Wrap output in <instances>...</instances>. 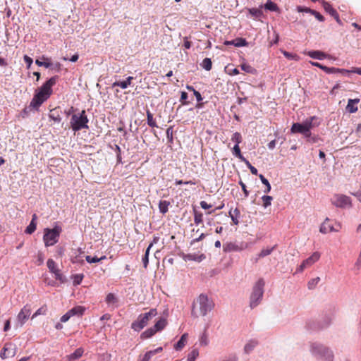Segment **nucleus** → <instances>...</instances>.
<instances>
[{"label": "nucleus", "instance_id": "nucleus-1", "mask_svg": "<svg viewBox=\"0 0 361 361\" xmlns=\"http://www.w3.org/2000/svg\"><path fill=\"white\" fill-rule=\"evenodd\" d=\"M58 76L51 77L37 91L30 106L37 109L52 94V87L56 83Z\"/></svg>", "mask_w": 361, "mask_h": 361}, {"label": "nucleus", "instance_id": "nucleus-2", "mask_svg": "<svg viewBox=\"0 0 361 361\" xmlns=\"http://www.w3.org/2000/svg\"><path fill=\"white\" fill-rule=\"evenodd\" d=\"M212 308V302L209 300V298L206 295L201 294L193 302L192 314L195 317L204 316L208 312H210Z\"/></svg>", "mask_w": 361, "mask_h": 361}, {"label": "nucleus", "instance_id": "nucleus-3", "mask_svg": "<svg viewBox=\"0 0 361 361\" xmlns=\"http://www.w3.org/2000/svg\"><path fill=\"white\" fill-rule=\"evenodd\" d=\"M158 312L156 308H152L148 312L140 314L136 320L131 324V328L135 331H140L144 329Z\"/></svg>", "mask_w": 361, "mask_h": 361}, {"label": "nucleus", "instance_id": "nucleus-4", "mask_svg": "<svg viewBox=\"0 0 361 361\" xmlns=\"http://www.w3.org/2000/svg\"><path fill=\"white\" fill-rule=\"evenodd\" d=\"M264 284L265 283L262 279H259L255 283L250 298V306L251 308L257 307L260 303L264 294Z\"/></svg>", "mask_w": 361, "mask_h": 361}, {"label": "nucleus", "instance_id": "nucleus-5", "mask_svg": "<svg viewBox=\"0 0 361 361\" xmlns=\"http://www.w3.org/2000/svg\"><path fill=\"white\" fill-rule=\"evenodd\" d=\"M88 121L89 120L86 115L85 111L82 110L80 113L74 114L72 115L70 124L72 130L74 132H77L82 129H87Z\"/></svg>", "mask_w": 361, "mask_h": 361}, {"label": "nucleus", "instance_id": "nucleus-6", "mask_svg": "<svg viewBox=\"0 0 361 361\" xmlns=\"http://www.w3.org/2000/svg\"><path fill=\"white\" fill-rule=\"evenodd\" d=\"M314 116L311 117L310 119L306 120L302 123H295L292 125L290 131L292 133H300L306 137H310L311 135L310 130L314 127L313 120Z\"/></svg>", "mask_w": 361, "mask_h": 361}, {"label": "nucleus", "instance_id": "nucleus-7", "mask_svg": "<svg viewBox=\"0 0 361 361\" xmlns=\"http://www.w3.org/2000/svg\"><path fill=\"white\" fill-rule=\"evenodd\" d=\"M61 228L56 226L54 228H45L44 231L43 240L46 247L54 245L59 240Z\"/></svg>", "mask_w": 361, "mask_h": 361}, {"label": "nucleus", "instance_id": "nucleus-8", "mask_svg": "<svg viewBox=\"0 0 361 361\" xmlns=\"http://www.w3.org/2000/svg\"><path fill=\"white\" fill-rule=\"evenodd\" d=\"M312 351L314 354L323 357L328 361H333L334 354L326 347L319 343H314L312 345Z\"/></svg>", "mask_w": 361, "mask_h": 361}, {"label": "nucleus", "instance_id": "nucleus-9", "mask_svg": "<svg viewBox=\"0 0 361 361\" xmlns=\"http://www.w3.org/2000/svg\"><path fill=\"white\" fill-rule=\"evenodd\" d=\"M331 203L336 207L343 208L351 207V200L348 196L343 194H336L331 199Z\"/></svg>", "mask_w": 361, "mask_h": 361}, {"label": "nucleus", "instance_id": "nucleus-10", "mask_svg": "<svg viewBox=\"0 0 361 361\" xmlns=\"http://www.w3.org/2000/svg\"><path fill=\"white\" fill-rule=\"evenodd\" d=\"M320 258V253L314 252L310 257L305 259L302 264L297 268V272H302L304 269L312 267Z\"/></svg>", "mask_w": 361, "mask_h": 361}, {"label": "nucleus", "instance_id": "nucleus-11", "mask_svg": "<svg viewBox=\"0 0 361 361\" xmlns=\"http://www.w3.org/2000/svg\"><path fill=\"white\" fill-rule=\"evenodd\" d=\"M30 314L31 306L27 304L21 309V310L20 311L17 316L18 325L20 327H22L23 325L25 323L26 320L28 319Z\"/></svg>", "mask_w": 361, "mask_h": 361}, {"label": "nucleus", "instance_id": "nucleus-12", "mask_svg": "<svg viewBox=\"0 0 361 361\" xmlns=\"http://www.w3.org/2000/svg\"><path fill=\"white\" fill-rule=\"evenodd\" d=\"M341 228L340 223L336 224V227L330 224L329 219L326 218L320 226V232L322 233H327L330 232H338Z\"/></svg>", "mask_w": 361, "mask_h": 361}, {"label": "nucleus", "instance_id": "nucleus-13", "mask_svg": "<svg viewBox=\"0 0 361 361\" xmlns=\"http://www.w3.org/2000/svg\"><path fill=\"white\" fill-rule=\"evenodd\" d=\"M47 267L51 273L54 275V278L60 281H63V276L61 273L60 269H58L57 264L52 259H49L47 262Z\"/></svg>", "mask_w": 361, "mask_h": 361}, {"label": "nucleus", "instance_id": "nucleus-14", "mask_svg": "<svg viewBox=\"0 0 361 361\" xmlns=\"http://www.w3.org/2000/svg\"><path fill=\"white\" fill-rule=\"evenodd\" d=\"M16 354V347L12 343H6L0 353V357L6 359L8 357H13Z\"/></svg>", "mask_w": 361, "mask_h": 361}, {"label": "nucleus", "instance_id": "nucleus-15", "mask_svg": "<svg viewBox=\"0 0 361 361\" xmlns=\"http://www.w3.org/2000/svg\"><path fill=\"white\" fill-rule=\"evenodd\" d=\"M324 9L334 18L337 23L341 24L338 12L327 2L323 3Z\"/></svg>", "mask_w": 361, "mask_h": 361}, {"label": "nucleus", "instance_id": "nucleus-16", "mask_svg": "<svg viewBox=\"0 0 361 361\" xmlns=\"http://www.w3.org/2000/svg\"><path fill=\"white\" fill-rule=\"evenodd\" d=\"M360 100L358 98L353 99H349L348 101V104L345 107L346 111L350 114L355 113L358 109L357 104L360 102Z\"/></svg>", "mask_w": 361, "mask_h": 361}, {"label": "nucleus", "instance_id": "nucleus-17", "mask_svg": "<svg viewBox=\"0 0 361 361\" xmlns=\"http://www.w3.org/2000/svg\"><path fill=\"white\" fill-rule=\"evenodd\" d=\"M84 353V349L82 348H77L74 353L67 355L66 357V361H75L80 358Z\"/></svg>", "mask_w": 361, "mask_h": 361}, {"label": "nucleus", "instance_id": "nucleus-18", "mask_svg": "<svg viewBox=\"0 0 361 361\" xmlns=\"http://www.w3.org/2000/svg\"><path fill=\"white\" fill-rule=\"evenodd\" d=\"M134 79L132 76H128L126 80L123 81H116L113 83V87H120L122 89H126L128 86H130L132 84V81Z\"/></svg>", "mask_w": 361, "mask_h": 361}, {"label": "nucleus", "instance_id": "nucleus-19", "mask_svg": "<svg viewBox=\"0 0 361 361\" xmlns=\"http://www.w3.org/2000/svg\"><path fill=\"white\" fill-rule=\"evenodd\" d=\"M325 69L326 70V73L328 74L339 73L343 75H347L349 73H353L351 71V69L347 70V69H344V68H335V67H327V68H325Z\"/></svg>", "mask_w": 361, "mask_h": 361}, {"label": "nucleus", "instance_id": "nucleus-20", "mask_svg": "<svg viewBox=\"0 0 361 361\" xmlns=\"http://www.w3.org/2000/svg\"><path fill=\"white\" fill-rule=\"evenodd\" d=\"M223 250L226 252H230L233 251H240L241 248L233 243H226L223 245Z\"/></svg>", "mask_w": 361, "mask_h": 361}, {"label": "nucleus", "instance_id": "nucleus-21", "mask_svg": "<svg viewBox=\"0 0 361 361\" xmlns=\"http://www.w3.org/2000/svg\"><path fill=\"white\" fill-rule=\"evenodd\" d=\"M37 219V216L35 214L32 215V218L31 220V222L27 226V227L25 229V233L28 234H32L35 230L37 226L36 221Z\"/></svg>", "mask_w": 361, "mask_h": 361}, {"label": "nucleus", "instance_id": "nucleus-22", "mask_svg": "<svg viewBox=\"0 0 361 361\" xmlns=\"http://www.w3.org/2000/svg\"><path fill=\"white\" fill-rule=\"evenodd\" d=\"M228 214L231 218L233 224L238 225L239 224L238 218L240 214V210L238 208H235L234 210L231 209L228 212Z\"/></svg>", "mask_w": 361, "mask_h": 361}, {"label": "nucleus", "instance_id": "nucleus-23", "mask_svg": "<svg viewBox=\"0 0 361 361\" xmlns=\"http://www.w3.org/2000/svg\"><path fill=\"white\" fill-rule=\"evenodd\" d=\"M188 340V334H184L181 336L180 340L174 345L176 350H180L185 345Z\"/></svg>", "mask_w": 361, "mask_h": 361}, {"label": "nucleus", "instance_id": "nucleus-24", "mask_svg": "<svg viewBox=\"0 0 361 361\" xmlns=\"http://www.w3.org/2000/svg\"><path fill=\"white\" fill-rule=\"evenodd\" d=\"M167 324V321L164 318H160L153 326L157 332L163 330Z\"/></svg>", "mask_w": 361, "mask_h": 361}, {"label": "nucleus", "instance_id": "nucleus-25", "mask_svg": "<svg viewBox=\"0 0 361 361\" xmlns=\"http://www.w3.org/2000/svg\"><path fill=\"white\" fill-rule=\"evenodd\" d=\"M156 333L157 331L153 326H152L142 332L140 335V338L142 339H147L154 336Z\"/></svg>", "mask_w": 361, "mask_h": 361}, {"label": "nucleus", "instance_id": "nucleus-26", "mask_svg": "<svg viewBox=\"0 0 361 361\" xmlns=\"http://www.w3.org/2000/svg\"><path fill=\"white\" fill-rule=\"evenodd\" d=\"M170 202L166 200H161L159 203V212L164 214L169 211V207L170 206Z\"/></svg>", "mask_w": 361, "mask_h": 361}, {"label": "nucleus", "instance_id": "nucleus-27", "mask_svg": "<svg viewBox=\"0 0 361 361\" xmlns=\"http://www.w3.org/2000/svg\"><path fill=\"white\" fill-rule=\"evenodd\" d=\"M69 311H70V313L72 314V316H74V315L82 316L85 311V308L82 306H76V307H73Z\"/></svg>", "mask_w": 361, "mask_h": 361}, {"label": "nucleus", "instance_id": "nucleus-28", "mask_svg": "<svg viewBox=\"0 0 361 361\" xmlns=\"http://www.w3.org/2000/svg\"><path fill=\"white\" fill-rule=\"evenodd\" d=\"M308 55L312 59H319V60H322V59H324L326 56V54H324V52L320 51H310L308 53Z\"/></svg>", "mask_w": 361, "mask_h": 361}, {"label": "nucleus", "instance_id": "nucleus-29", "mask_svg": "<svg viewBox=\"0 0 361 361\" xmlns=\"http://www.w3.org/2000/svg\"><path fill=\"white\" fill-rule=\"evenodd\" d=\"M49 118L54 121L55 122H60L61 118L59 115V109H54L51 110L49 114Z\"/></svg>", "mask_w": 361, "mask_h": 361}, {"label": "nucleus", "instance_id": "nucleus-30", "mask_svg": "<svg viewBox=\"0 0 361 361\" xmlns=\"http://www.w3.org/2000/svg\"><path fill=\"white\" fill-rule=\"evenodd\" d=\"M274 247H275L274 246L271 248L262 249L261 250V252L258 254V257L255 259V262H257V261L259 258H262V257H264L270 255L272 252V251L274 250Z\"/></svg>", "mask_w": 361, "mask_h": 361}, {"label": "nucleus", "instance_id": "nucleus-31", "mask_svg": "<svg viewBox=\"0 0 361 361\" xmlns=\"http://www.w3.org/2000/svg\"><path fill=\"white\" fill-rule=\"evenodd\" d=\"M194 222L195 224H200L203 222V214L194 209Z\"/></svg>", "mask_w": 361, "mask_h": 361}, {"label": "nucleus", "instance_id": "nucleus-32", "mask_svg": "<svg viewBox=\"0 0 361 361\" xmlns=\"http://www.w3.org/2000/svg\"><path fill=\"white\" fill-rule=\"evenodd\" d=\"M233 154L242 161H245L246 159L242 155L239 145H235L233 148Z\"/></svg>", "mask_w": 361, "mask_h": 361}, {"label": "nucleus", "instance_id": "nucleus-33", "mask_svg": "<svg viewBox=\"0 0 361 361\" xmlns=\"http://www.w3.org/2000/svg\"><path fill=\"white\" fill-rule=\"evenodd\" d=\"M258 343L257 341L252 340L250 341L244 348V350L246 353H250L257 345Z\"/></svg>", "mask_w": 361, "mask_h": 361}, {"label": "nucleus", "instance_id": "nucleus-34", "mask_svg": "<svg viewBox=\"0 0 361 361\" xmlns=\"http://www.w3.org/2000/svg\"><path fill=\"white\" fill-rule=\"evenodd\" d=\"M147 120L148 126L152 128L157 127L156 121L153 118V114L149 110L147 111Z\"/></svg>", "mask_w": 361, "mask_h": 361}, {"label": "nucleus", "instance_id": "nucleus-35", "mask_svg": "<svg viewBox=\"0 0 361 361\" xmlns=\"http://www.w3.org/2000/svg\"><path fill=\"white\" fill-rule=\"evenodd\" d=\"M47 312V307L46 305H42L39 307L32 316L31 319H33L39 315H45Z\"/></svg>", "mask_w": 361, "mask_h": 361}, {"label": "nucleus", "instance_id": "nucleus-36", "mask_svg": "<svg viewBox=\"0 0 361 361\" xmlns=\"http://www.w3.org/2000/svg\"><path fill=\"white\" fill-rule=\"evenodd\" d=\"M262 8V6H261L259 8H250L249 13H250V14H251L252 16H254L255 18H260L263 14Z\"/></svg>", "mask_w": 361, "mask_h": 361}, {"label": "nucleus", "instance_id": "nucleus-37", "mask_svg": "<svg viewBox=\"0 0 361 361\" xmlns=\"http://www.w3.org/2000/svg\"><path fill=\"white\" fill-rule=\"evenodd\" d=\"M264 6L265 9L271 11H277L279 10L278 6L270 0H268Z\"/></svg>", "mask_w": 361, "mask_h": 361}, {"label": "nucleus", "instance_id": "nucleus-38", "mask_svg": "<svg viewBox=\"0 0 361 361\" xmlns=\"http://www.w3.org/2000/svg\"><path fill=\"white\" fill-rule=\"evenodd\" d=\"M153 243H150L148 247L147 248L145 251V254L142 257V262L145 268H147L148 263H149V250L151 247H152Z\"/></svg>", "mask_w": 361, "mask_h": 361}, {"label": "nucleus", "instance_id": "nucleus-39", "mask_svg": "<svg viewBox=\"0 0 361 361\" xmlns=\"http://www.w3.org/2000/svg\"><path fill=\"white\" fill-rule=\"evenodd\" d=\"M201 66L206 71H210L212 68V62L209 58H205L203 59Z\"/></svg>", "mask_w": 361, "mask_h": 361}, {"label": "nucleus", "instance_id": "nucleus-40", "mask_svg": "<svg viewBox=\"0 0 361 361\" xmlns=\"http://www.w3.org/2000/svg\"><path fill=\"white\" fill-rule=\"evenodd\" d=\"M199 356V351L197 349L194 348L188 355L187 361H195Z\"/></svg>", "mask_w": 361, "mask_h": 361}, {"label": "nucleus", "instance_id": "nucleus-41", "mask_svg": "<svg viewBox=\"0 0 361 361\" xmlns=\"http://www.w3.org/2000/svg\"><path fill=\"white\" fill-rule=\"evenodd\" d=\"M262 206L264 208H267L271 204L273 197L271 196H269V195H264L262 197Z\"/></svg>", "mask_w": 361, "mask_h": 361}, {"label": "nucleus", "instance_id": "nucleus-42", "mask_svg": "<svg viewBox=\"0 0 361 361\" xmlns=\"http://www.w3.org/2000/svg\"><path fill=\"white\" fill-rule=\"evenodd\" d=\"M259 177L262 181V183L266 185V189L264 190V192L265 193H268L270 192L271 190V185L269 183V182L268 181V180L262 174L259 175Z\"/></svg>", "mask_w": 361, "mask_h": 361}, {"label": "nucleus", "instance_id": "nucleus-43", "mask_svg": "<svg viewBox=\"0 0 361 361\" xmlns=\"http://www.w3.org/2000/svg\"><path fill=\"white\" fill-rule=\"evenodd\" d=\"M105 301L108 305H114L117 302V298L114 293H109L106 297Z\"/></svg>", "mask_w": 361, "mask_h": 361}, {"label": "nucleus", "instance_id": "nucleus-44", "mask_svg": "<svg viewBox=\"0 0 361 361\" xmlns=\"http://www.w3.org/2000/svg\"><path fill=\"white\" fill-rule=\"evenodd\" d=\"M231 140L235 143V145H239L240 143L243 141L242 135L240 133L235 132L233 134L231 137Z\"/></svg>", "mask_w": 361, "mask_h": 361}, {"label": "nucleus", "instance_id": "nucleus-45", "mask_svg": "<svg viewBox=\"0 0 361 361\" xmlns=\"http://www.w3.org/2000/svg\"><path fill=\"white\" fill-rule=\"evenodd\" d=\"M240 67L243 71L248 73H255L256 72V70L254 68L247 63L241 64Z\"/></svg>", "mask_w": 361, "mask_h": 361}, {"label": "nucleus", "instance_id": "nucleus-46", "mask_svg": "<svg viewBox=\"0 0 361 361\" xmlns=\"http://www.w3.org/2000/svg\"><path fill=\"white\" fill-rule=\"evenodd\" d=\"M200 343L202 346H207L209 344L207 334L204 332L200 338Z\"/></svg>", "mask_w": 361, "mask_h": 361}, {"label": "nucleus", "instance_id": "nucleus-47", "mask_svg": "<svg viewBox=\"0 0 361 361\" xmlns=\"http://www.w3.org/2000/svg\"><path fill=\"white\" fill-rule=\"evenodd\" d=\"M282 53L283 56L288 59H293L295 61H298L299 59V57L295 54L290 53L286 51H282Z\"/></svg>", "mask_w": 361, "mask_h": 361}, {"label": "nucleus", "instance_id": "nucleus-48", "mask_svg": "<svg viewBox=\"0 0 361 361\" xmlns=\"http://www.w3.org/2000/svg\"><path fill=\"white\" fill-rule=\"evenodd\" d=\"M235 41L236 42L235 43V47H244L247 44V42L243 38H237V39H235Z\"/></svg>", "mask_w": 361, "mask_h": 361}, {"label": "nucleus", "instance_id": "nucleus-49", "mask_svg": "<svg viewBox=\"0 0 361 361\" xmlns=\"http://www.w3.org/2000/svg\"><path fill=\"white\" fill-rule=\"evenodd\" d=\"M319 281H320V278L319 277H317V278L313 279L311 281H310L308 282V288H309V289L314 288L317 285V283L319 282Z\"/></svg>", "mask_w": 361, "mask_h": 361}, {"label": "nucleus", "instance_id": "nucleus-50", "mask_svg": "<svg viewBox=\"0 0 361 361\" xmlns=\"http://www.w3.org/2000/svg\"><path fill=\"white\" fill-rule=\"evenodd\" d=\"M244 163L247 165V166L249 168V169L250 170V172L252 174L257 175V169L255 167H254L253 166H252L248 160L246 159L245 161H244Z\"/></svg>", "mask_w": 361, "mask_h": 361}, {"label": "nucleus", "instance_id": "nucleus-51", "mask_svg": "<svg viewBox=\"0 0 361 361\" xmlns=\"http://www.w3.org/2000/svg\"><path fill=\"white\" fill-rule=\"evenodd\" d=\"M83 277H84V276L82 274L75 275L74 279H73V283L75 285H79L82 282Z\"/></svg>", "mask_w": 361, "mask_h": 361}, {"label": "nucleus", "instance_id": "nucleus-52", "mask_svg": "<svg viewBox=\"0 0 361 361\" xmlns=\"http://www.w3.org/2000/svg\"><path fill=\"white\" fill-rule=\"evenodd\" d=\"M35 63L39 66H44L45 68H49L51 66V63L49 61H40L39 60L37 59L35 61Z\"/></svg>", "mask_w": 361, "mask_h": 361}, {"label": "nucleus", "instance_id": "nucleus-53", "mask_svg": "<svg viewBox=\"0 0 361 361\" xmlns=\"http://www.w3.org/2000/svg\"><path fill=\"white\" fill-rule=\"evenodd\" d=\"M85 259L88 263L99 262V258L97 257H91L90 255H87L85 257Z\"/></svg>", "mask_w": 361, "mask_h": 361}, {"label": "nucleus", "instance_id": "nucleus-54", "mask_svg": "<svg viewBox=\"0 0 361 361\" xmlns=\"http://www.w3.org/2000/svg\"><path fill=\"white\" fill-rule=\"evenodd\" d=\"M311 14L314 15V16H315V18H316L318 20H319V21H321V22H322V21H324V16H323L322 15H321L319 12H317V11H314V10H313L312 11H311Z\"/></svg>", "mask_w": 361, "mask_h": 361}, {"label": "nucleus", "instance_id": "nucleus-55", "mask_svg": "<svg viewBox=\"0 0 361 361\" xmlns=\"http://www.w3.org/2000/svg\"><path fill=\"white\" fill-rule=\"evenodd\" d=\"M239 185L241 186V188H242V190L243 191L245 197H247L248 195H249V191L247 190L245 184L242 180H240L239 181Z\"/></svg>", "mask_w": 361, "mask_h": 361}, {"label": "nucleus", "instance_id": "nucleus-56", "mask_svg": "<svg viewBox=\"0 0 361 361\" xmlns=\"http://www.w3.org/2000/svg\"><path fill=\"white\" fill-rule=\"evenodd\" d=\"M23 59L27 64V68H30L33 61L32 59L27 55H25Z\"/></svg>", "mask_w": 361, "mask_h": 361}, {"label": "nucleus", "instance_id": "nucleus-57", "mask_svg": "<svg viewBox=\"0 0 361 361\" xmlns=\"http://www.w3.org/2000/svg\"><path fill=\"white\" fill-rule=\"evenodd\" d=\"M73 317L72 314L70 313V311H68L65 314H63L61 317V322H66L68 321V319Z\"/></svg>", "mask_w": 361, "mask_h": 361}, {"label": "nucleus", "instance_id": "nucleus-58", "mask_svg": "<svg viewBox=\"0 0 361 361\" xmlns=\"http://www.w3.org/2000/svg\"><path fill=\"white\" fill-rule=\"evenodd\" d=\"M188 98V94L185 92H181L180 99V101L182 102L183 104H187L188 102H185Z\"/></svg>", "mask_w": 361, "mask_h": 361}, {"label": "nucleus", "instance_id": "nucleus-59", "mask_svg": "<svg viewBox=\"0 0 361 361\" xmlns=\"http://www.w3.org/2000/svg\"><path fill=\"white\" fill-rule=\"evenodd\" d=\"M152 353H149L148 351L145 354L144 357H142V359L140 361H149L150 359L152 358Z\"/></svg>", "mask_w": 361, "mask_h": 361}, {"label": "nucleus", "instance_id": "nucleus-60", "mask_svg": "<svg viewBox=\"0 0 361 361\" xmlns=\"http://www.w3.org/2000/svg\"><path fill=\"white\" fill-rule=\"evenodd\" d=\"M312 64L314 66L319 68L320 69L323 70L326 73V70L325 68H327V66H323L322 64H321L318 62H312Z\"/></svg>", "mask_w": 361, "mask_h": 361}, {"label": "nucleus", "instance_id": "nucleus-61", "mask_svg": "<svg viewBox=\"0 0 361 361\" xmlns=\"http://www.w3.org/2000/svg\"><path fill=\"white\" fill-rule=\"evenodd\" d=\"M201 207L204 209H208L212 207L211 204H207L205 201H201L200 203Z\"/></svg>", "mask_w": 361, "mask_h": 361}, {"label": "nucleus", "instance_id": "nucleus-62", "mask_svg": "<svg viewBox=\"0 0 361 361\" xmlns=\"http://www.w3.org/2000/svg\"><path fill=\"white\" fill-rule=\"evenodd\" d=\"M193 93H194V95L195 96L197 102H201L202 100V95L198 91L193 90Z\"/></svg>", "mask_w": 361, "mask_h": 361}, {"label": "nucleus", "instance_id": "nucleus-63", "mask_svg": "<svg viewBox=\"0 0 361 361\" xmlns=\"http://www.w3.org/2000/svg\"><path fill=\"white\" fill-rule=\"evenodd\" d=\"M298 11L299 12H307V13H311V11H312L313 10L309 8H303V7H301V6H298Z\"/></svg>", "mask_w": 361, "mask_h": 361}, {"label": "nucleus", "instance_id": "nucleus-64", "mask_svg": "<svg viewBox=\"0 0 361 361\" xmlns=\"http://www.w3.org/2000/svg\"><path fill=\"white\" fill-rule=\"evenodd\" d=\"M351 71L353 73L361 75V68L353 67L352 68Z\"/></svg>", "mask_w": 361, "mask_h": 361}]
</instances>
